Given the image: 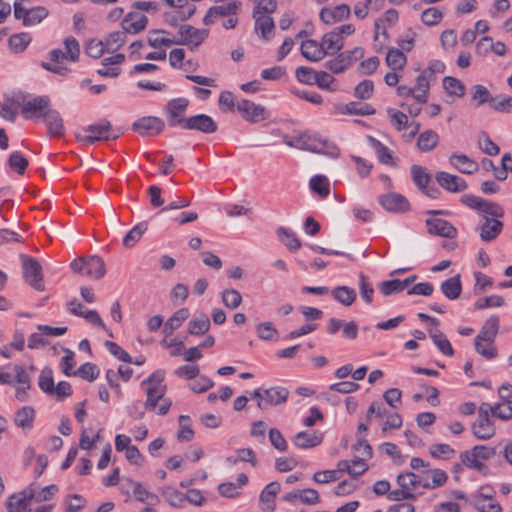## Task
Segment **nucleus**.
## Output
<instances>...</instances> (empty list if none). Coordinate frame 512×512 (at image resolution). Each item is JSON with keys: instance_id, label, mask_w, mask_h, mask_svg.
<instances>
[{"instance_id": "2eb2a0df", "label": "nucleus", "mask_w": 512, "mask_h": 512, "mask_svg": "<svg viewBox=\"0 0 512 512\" xmlns=\"http://www.w3.org/2000/svg\"><path fill=\"white\" fill-rule=\"evenodd\" d=\"M435 179L439 186L451 193L462 192L468 187L467 182L463 178L444 171L437 172Z\"/></svg>"}, {"instance_id": "423d86ee", "label": "nucleus", "mask_w": 512, "mask_h": 512, "mask_svg": "<svg viewBox=\"0 0 512 512\" xmlns=\"http://www.w3.org/2000/svg\"><path fill=\"white\" fill-rule=\"evenodd\" d=\"M23 277L25 281L35 290L43 291L45 289L42 267L40 263L30 256L21 255Z\"/></svg>"}, {"instance_id": "b1692460", "label": "nucleus", "mask_w": 512, "mask_h": 512, "mask_svg": "<svg viewBox=\"0 0 512 512\" xmlns=\"http://www.w3.org/2000/svg\"><path fill=\"white\" fill-rule=\"evenodd\" d=\"M499 322L500 320L498 316H491L489 319L486 320V322L482 326L479 334L476 336L475 339L483 340L488 344H493L499 331Z\"/></svg>"}, {"instance_id": "2f4dec72", "label": "nucleus", "mask_w": 512, "mask_h": 512, "mask_svg": "<svg viewBox=\"0 0 512 512\" xmlns=\"http://www.w3.org/2000/svg\"><path fill=\"white\" fill-rule=\"evenodd\" d=\"M322 442V435L316 432L302 431L295 435L294 444L302 449L313 448Z\"/></svg>"}, {"instance_id": "72a5a7b5", "label": "nucleus", "mask_w": 512, "mask_h": 512, "mask_svg": "<svg viewBox=\"0 0 512 512\" xmlns=\"http://www.w3.org/2000/svg\"><path fill=\"white\" fill-rule=\"evenodd\" d=\"M439 142V135L434 130H425L419 134L417 147L422 152L432 151Z\"/></svg>"}, {"instance_id": "69168bd1", "label": "nucleus", "mask_w": 512, "mask_h": 512, "mask_svg": "<svg viewBox=\"0 0 512 512\" xmlns=\"http://www.w3.org/2000/svg\"><path fill=\"white\" fill-rule=\"evenodd\" d=\"M478 147L487 155L495 156L500 152V148L495 144L486 132H482L478 140Z\"/></svg>"}, {"instance_id": "cd10ccee", "label": "nucleus", "mask_w": 512, "mask_h": 512, "mask_svg": "<svg viewBox=\"0 0 512 512\" xmlns=\"http://www.w3.org/2000/svg\"><path fill=\"white\" fill-rule=\"evenodd\" d=\"M281 485L279 482H271L265 486L260 494V502L263 505V510H275V498L280 492Z\"/></svg>"}, {"instance_id": "393cba45", "label": "nucleus", "mask_w": 512, "mask_h": 512, "mask_svg": "<svg viewBox=\"0 0 512 512\" xmlns=\"http://www.w3.org/2000/svg\"><path fill=\"white\" fill-rule=\"evenodd\" d=\"M495 427L490 418H477L472 425L473 435L481 440H488L495 435Z\"/></svg>"}, {"instance_id": "6e6552de", "label": "nucleus", "mask_w": 512, "mask_h": 512, "mask_svg": "<svg viewBox=\"0 0 512 512\" xmlns=\"http://www.w3.org/2000/svg\"><path fill=\"white\" fill-rule=\"evenodd\" d=\"M189 105V100L186 98H175L170 100L165 108L166 119L170 127H181L183 129L185 121L188 117L184 116Z\"/></svg>"}, {"instance_id": "39448f33", "label": "nucleus", "mask_w": 512, "mask_h": 512, "mask_svg": "<svg viewBox=\"0 0 512 512\" xmlns=\"http://www.w3.org/2000/svg\"><path fill=\"white\" fill-rule=\"evenodd\" d=\"M461 202L468 207L477 210L485 216H491L493 219L502 218L504 216L503 208L495 202L485 200L481 197L466 194L461 197Z\"/></svg>"}, {"instance_id": "680f3d73", "label": "nucleus", "mask_w": 512, "mask_h": 512, "mask_svg": "<svg viewBox=\"0 0 512 512\" xmlns=\"http://www.w3.org/2000/svg\"><path fill=\"white\" fill-rule=\"evenodd\" d=\"M490 107L497 112L512 113V97L505 95L493 97Z\"/></svg>"}, {"instance_id": "bb28decb", "label": "nucleus", "mask_w": 512, "mask_h": 512, "mask_svg": "<svg viewBox=\"0 0 512 512\" xmlns=\"http://www.w3.org/2000/svg\"><path fill=\"white\" fill-rule=\"evenodd\" d=\"M320 44L323 47L325 56L337 53L344 46L343 37L339 36L338 32L334 30L324 34Z\"/></svg>"}, {"instance_id": "1a4fd4ad", "label": "nucleus", "mask_w": 512, "mask_h": 512, "mask_svg": "<svg viewBox=\"0 0 512 512\" xmlns=\"http://www.w3.org/2000/svg\"><path fill=\"white\" fill-rule=\"evenodd\" d=\"M146 391V402H145V408L146 410H155L157 403L161 401V404L159 405L157 413L161 416H164L168 413L170 407H171V401L169 399H165L164 395L166 393V386H158V387H152V386H143Z\"/></svg>"}, {"instance_id": "6e6d98bb", "label": "nucleus", "mask_w": 512, "mask_h": 512, "mask_svg": "<svg viewBox=\"0 0 512 512\" xmlns=\"http://www.w3.org/2000/svg\"><path fill=\"white\" fill-rule=\"evenodd\" d=\"M49 12L43 6H37L29 9L28 16L25 17V25L24 26H33L41 23L47 16Z\"/></svg>"}, {"instance_id": "4be33fe9", "label": "nucleus", "mask_w": 512, "mask_h": 512, "mask_svg": "<svg viewBox=\"0 0 512 512\" xmlns=\"http://www.w3.org/2000/svg\"><path fill=\"white\" fill-rule=\"evenodd\" d=\"M480 238L484 242H491L495 240L503 229V223L498 219H493L485 216L482 225L479 226Z\"/></svg>"}, {"instance_id": "338daca9", "label": "nucleus", "mask_w": 512, "mask_h": 512, "mask_svg": "<svg viewBox=\"0 0 512 512\" xmlns=\"http://www.w3.org/2000/svg\"><path fill=\"white\" fill-rule=\"evenodd\" d=\"M8 164L12 170L23 175L28 166V160L20 152L15 151L9 156Z\"/></svg>"}, {"instance_id": "79ce46f5", "label": "nucleus", "mask_w": 512, "mask_h": 512, "mask_svg": "<svg viewBox=\"0 0 512 512\" xmlns=\"http://www.w3.org/2000/svg\"><path fill=\"white\" fill-rule=\"evenodd\" d=\"M338 111L342 114H350V115H373L375 114V109L369 104L359 105L356 102H350L338 108Z\"/></svg>"}, {"instance_id": "a211bd4d", "label": "nucleus", "mask_w": 512, "mask_h": 512, "mask_svg": "<svg viewBox=\"0 0 512 512\" xmlns=\"http://www.w3.org/2000/svg\"><path fill=\"white\" fill-rule=\"evenodd\" d=\"M240 8V1H232L226 5L213 6L209 8L208 12L203 18V23L205 25H211L214 23L217 17L236 15Z\"/></svg>"}, {"instance_id": "f8f14e48", "label": "nucleus", "mask_w": 512, "mask_h": 512, "mask_svg": "<svg viewBox=\"0 0 512 512\" xmlns=\"http://www.w3.org/2000/svg\"><path fill=\"white\" fill-rule=\"evenodd\" d=\"M379 203L386 211L392 213H405L411 208L403 195L394 192L379 196Z\"/></svg>"}, {"instance_id": "473e14b6", "label": "nucleus", "mask_w": 512, "mask_h": 512, "mask_svg": "<svg viewBox=\"0 0 512 512\" xmlns=\"http://www.w3.org/2000/svg\"><path fill=\"white\" fill-rule=\"evenodd\" d=\"M434 80L424 71H422L416 79V89L418 93L414 95V99L421 104H425L428 101V93L430 89V81Z\"/></svg>"}, {"instance_id": "603ef678", "label": "nucleus", "mask_w": 512, "mask_h": 512, "mask_svg": "<svg viewBox=\"0 0 512 512\" xmlns=\"http://www.w3.org/2000/svg\"><path fill=\"white\" fill-rule=\"evenodd\" d=\"M190 417L188 415L179 416L180 429L177 433V439L180 442L191 441L194 437V431L190 426Z\"/></svg>"}, {"instance_id": "f03ea898", "label": "nucleus", "mask_w": 512, "mask_h": 512, "mask_svg": "<svg viewBox=\"0 0 512 512\" xmlns=\"http://www.w3.org/2000/svg\"><path fill=\"white\" fill-rule=\"evenodd\" d=\"M16 101L25 119H44L46 112L51 108V101L48 96H36L27 99L24 94L20 93V100Z\"/></svg>"}, {"instance_id": "f257e3e1", "label": "nucleus", "mask_w": 512, "mask_h": 512, "mask_svg": "<svg viewBox=\"0 0 512 512\" xmlns=\"http://www.w3.org/2000/svg\"><path fill=\"white\" fill-rule=\"evenodd\" d=\"M298 149L336 158L340 154L339 148L328 139L318 134L303 133L298 136Z\"/></svg>"}, {"instance_id": "c03bdc74", "label": "nucleus", "mask_w": 512, "mask_h": 512, "mask_svg": "<svg viewBox=\"0 0 512 512\" xmlns=\"http://www.w3.org/2000/svg\"><path fill=\"white\" fill-rule=\"evenodd\" d=\"M369 141L376 150L378 160L385 165L395 166L391 150L380 141L369 136Z\"/></svg>"}, {"instance_id": "58836bf2", "label": "nucleus", "mask_w": 512, "mask_h": 512, "mask_svg": "<svg viewBox=\"0 0 512 512\" xmlns=\"http://www.w3.org/2000/svg\"><path fill=\"white\" fill-rule=\"evenodd\" d=\"M352 464L354 466H359V470L352 468L351 462L348 460H340L337 463V470L338 474L340 472H346L352 477H357L365 473V471L368 469L367 464L364 462V459H355L352 461Z\"/></svg>"}, {"instance_id": "6ab92c4d", "label": "nucleus", "mask_w": 512, "mask_h": 512, "mask_svg": "<svg viewBox=\"0 0 512 512\" xmlns=\"http://www.w3.org/2000/svg\"><path fill=\"white\" fill-rule=\"evenodd\" d=\"M428 232L445 238H454L457 235L456 228L447 220L430 218L426 220Z\"/></svg>"}, {"instance_id": "7c9ffc66", "label": "nucleus", "mask_w": 512, "mask_h": 512, "mask_svg": "<svg viewBox=\"0 0 512 512\" xmlns=\"http://www.w3.org/2000/svg\"><path fill=\"white\" fill-rule=\"evenodd\" d=\"M64 59H68L66 54L60 49H54L50 52V60L54 64L43 62L42 67L55 74L64 75L68 71V68L62 65Z\"/></svg>"}, {"instance_id": "3c124183", "label": "nucleus", "mask_w": 512, "mask_h": 512, "mask_svg": "<svg viewBox=\"0 0 512 512\" xmlns=\"http://www.w3.org/2000/svg\"><path fill=\"white\" fill-rule=\"evenodd\" d=\"M443 87L450 95L463 97L465 95V85L457 78L446 76L443 78Z\"/></svg>"}, {"instance_id": "49530a36", "label": "nucleus", "mask_w": 512, "mask_h": 512, "mask_svg": "<svg viewBox=\"0 0 512 512\" xmlns=\"http://www.w3.org/2000/svg\"><path fill=\"white\" fill-rule=\"evenodd\" d=\"M277 235L279 239L283 242V244L290 250V251H297L301 247V242L298 239V237L293 233L292 231L284 228L279 227L277 229Z\"/></svg>"}, {"instance_id": "de8ad7c7", "label": "nucleus", "mask_w": 512, "mask_h": 512, "mask_svg": "<svg viewBox=\"0 0 512 512\" xmlns=\"http://www.w3.org/2000/svg\"><path fill=\"white\" fill-rule=\"evenodd\" d=\"M386 63L393 70H401L407 63L405 54L399 49H390L386 55Z\"/></svg>"}, {"instance_id": "a878e982", "label": "nucleus", "mask_w": 512, "mask_h": 512, "mask_svg": "<svg viewBox=\"0 0 512 512\" xmlns=\"http://www.w3.org/2000/svg\"><path fill=\"white\" fill-rule=\"evenodd\" d=\"M85 264L84 274L90 278L101 279L106 273L104 260L97 255L85 258Z\"/></svg>"}, {"instance_id": "9d476101", "label": "nucleus", "mask_w": 512, "mask_h": 512, "mask_svg": "<svg viewBox=\"0 0 512 512\" xmlns=\"http://www.w3.org/2000/svg\"><path fill=\"white\" fill-rule=\"evenodd\" d=\"M178 34L180 39L175 40V44L185 45L194 50L208 37L209 31L207 29H198L191 25H182L179 27Z\"/></svg>"}, {"instance_id": "c9c22d12", "label": "nucleus", "mask_w": 512, "mask_h": 512, "mask_svg": "<svg viewBox=\"0 0 512 512\" xmlns=\"http://www.w3.org/2000/svg\"><path fill=\"white\" fill-rule=\"evenodd\" d=\"M253 18L255 20V30L261 33L264 40H269L275 29L273 19L269 15H256Z\"/></svg>"}, {"instance_id": "13d9d810", "label": "nucleus", "mask_w": 512, "mask_h": 512, "mask_svg": "<svg viewBox=\"0 0 512 512\" xmlns=\"http://www.w3.org/2000/svg\"><path fill=\"white\" fill-rule=\"evenodd\" d=\"M222 302L227 308L236 309L242 303V296L236 289H225L222 292Z\"/></svg>"}, {"instance_id": "e433bc0d", "label": "nucleus", "mask_w": 512, "mask_h": 512, "mask_svg": "<svg viewBox=\"0 0 512 512\" xmlns=\"http://www.w3.org/2000/svg\"><path fill=\"white\" fill-rule=\"evenodd\" d=\"M332 296L342 305L349 307L356 300V291L348 286H336L331 291Z\"/></svg>"}, {"instance_id": "052dcab7", "label": "nucleus", "mask_w": 512, "mask_h": 512, "mask_svg": "<svg viewBox=\"0 0 512 512\" xmlns=\"http://www.w3.org/2000/svg\"><path fill=\"white\" fill-rule=\"evenodd\" d=\"M443 19V13L437 7H430L421 13V21L427 26H435Z\"/></svg>"}, {"instance_id": "7ed1b4c3", "label": "nucleus", "mask_w": 512, "mask_h": 512, "mask_svg": "<svg viewBox=\"0 0 512 512\" xmlns=\"http://www.w3.org/2000/svg\"><path fill=\"white\" fill-rule=\"evenodd\" d=\"M112 125L108 120H101L98 123L91 124L77 134V140L87 145H92L97 141H108L110 139H117L119 134H110Z\"/></svg>"}, {"instance_id": "ea45409f", "label": "nucleus", "mask_w": 512, "mask_h": 512, "mask_svg": "<svg viewBox=\"0 0 512 512\" xmlns=\"http://www.w3.org/2000/svg\"><path fill=\"white\" fill-rule=\"evenodd\" d=\"M397 483L400 487L412 492L414 488L423 487L424 477L413 472H404L397 476Z\"/></svg>"}, {"instance_id": "4c0bfd02", "label": "nucleus", "mask_w": 512, "mask_h": 512, "mask_svg": "<svg viewBox=\"0 0 512 512\" xmlns=\"http://www.w3.org/2000/svg\"><path fill=\"white\" fill-rule=\"evenodd\" d=\"M35 410L31 406H24L14 416L16 426L22 429H30L33 426Z\"/></svg>"}, {"instance_id": "774afa93", "label": "nucleus", "mask_w": 512, "mask_h": 512, "mask_svg": "<svg viewBox=\"0 0 512 512\" xmlns=\"http://www.w3.org/2000/svg\"><path fill=\"white\" fill-rule=\"evenodd\" d=\"M329 186V182L325 176L316 175L310 179L311 190L318 193L322 197L328 196L330 192Z\"/></svg>"}, {"instance_id": "4468645a", "label": "nucleus", "mask_w": 512, "mask_h": 512, "mask_svg": "<svg viewBox=\"0 0 512 512\" xmlns=\"http://www.w3.org/2000/svg\"><path fill=\"white\" fill-rule=\"evenodd\" d=\"M164 129V121L158 117L147 116L133 124V130L142 136H155Z\"/></svg>"}, {"instance_id": "9b49d317", "label": "nucleus", "mask_w": 512, "mask_h": 512, "mask_svg": "<svg viewBox=\"0 0 512 512\" xmlns=\"http://www.w3.org/2000/svg\"><path fill=\"white\" fill-rule=\"evenodd\" d=\"M236 108L243 119L251 123H257L266 120L269 117L264 106L247 99L238 101Z\"/></svg>"}, {"instance_id": "37998d69", "label": "nucleus", "mask_w": 512, "mask_h": 512, "mask_svg": "<svg viewBox=\"0 0 512 512\" xmlns=\"http://www.w3.org/2000/svg\"><path fill=\"white\" fill-rule=\"evenodd\" d=\"M210 320L206 314L192 319L188 323V333L190 335L200 336L204 335L210 329Z\"/></svg>"}, {"instance_id": "aec40b11", "label": "nucleus", "mask_w": 512, "mask_h": 512, "mask_svg": "<svg viewBox=\"0 0 512 512\" xmlns=\"http://www.w3.org/2000/svg\"><path fill=\"white\" fill-rule=\"evenodd\" d=\"M147 24V16L138 11L128 13L121 22L122 29L130 34L139 33L146 28Z\"/></svg>"}, {"instance_id": "0eeeda50", "label": "nucleus", "mask_w": 512, "mask_h": 512, "mask_svg": "<svg viewBox=\"0 0 512 512\" xmlns=\"http://www.w3.org/2000/svg\"><path fill=\"white\" fill-rule=\"evenodd\" d=\"M410 172L413 183L424 195L431 199H437L440 196L439 188L430 185L431 175L425 167L414 164L411 166Z\"/></svg>"}, {"instance_id": "a19ab883", "label": "nucleus", "mask_w": 512, "mask_h": 512, "mask_svg": "<svg viewBox=\"0 0 512 512\" xmlns=\"http://www.w3.org/2000/svg\"><path fill=\"white\" fill-rule=\"evenodd\" d=\"M20 100V93L5 99L0 107V116L10 122H14L17 116V101Z\"/></svg>"}, {"instance_id": "a18cd8bd", "label": "nucleus", "mask_w": 512, "mask_h": 512, "mask_svg": "<svg viewBox=\"0 0 512 512\" xmlns=\"http://www.w3.org/2000/svg\"><path fill=\"white\" fill-rule=\"evenodd\" d=\"M127 40V32L125 30L114 31L110 33L104 43L108 52H115L121 48Z\"/></svg>"}, {"instance_id": "5fc2aeb1", "label": "nucleus", "mask_w": 512, "mask_h": 512, "mask_svg": "<svg viewBox=\"0 0 512 512\" xmlns=\"http://www.w3.org/2000/svg\"><path fill=\"white\" fill-rule=\"evenodd\" d=\"M161 495L173 507H180L185 500L184 494L172 487H162L159 489Z\"/></svg>"}, {"instance_id": "c756f323", "label": "nucleus", "mask_w": 512, "mask_h": 512, "mask_svg": "<svg viewBox=\"0 0 512 512\" xmlns=\"http://www.w3.org/2000/svg\"><path fill=\"white\" fill-rule=\"evenodd\" d=\"M425 489H435L443 486L447 479V473L441 469H430L423 473Z\"/></svg>"}, {"instance_id": "dca6fc26", "label": "nucleus", "mask_w": 512, "mask_h": 512, "mask_svg": "<svg viewBox=\"0 0 512 512\" xmlns=\"http://www.w3.org/2000/svg\"><path fill=\"white\" fill-rule=\"evenodd\" d=\"M289 391L283 387H271L264 389V396L257 402V406L261 410L267 409L271 405H279L286 402Z\"/></svg>"}, {"instance_id": "c85d7f7f", "label": "nucleus", "mask_w": 512, "mask_h": 512, "mask_svg": "<svg viewBox=\"0 0 512 512\" xmlns=\"http://www.w3.org/2000/svg\"><path fill=\"white\" fill-rule=\"evenodd\" d=\"M300 50L302 56L312 62L320 61L325 57L321 44L312 39L303 41Z\"/></svg>"}, {"instance_id": "0e129e2a", "label": "nucleus", "mask_w": 512, "mask_h": 512, "mask_svg": "<svg viewBox=\"0 0 512 512\" xmlns=\"http://www.w3.org/2000/svg\"><path fill=\"white\" fill-rule=\"evenodd\" d=\"M28 506L29 503L19 493L11 495L6 502L7 512H27Z\"/></svg>"}, {"instance_id": "ddd939ff", "label": "nucleus", "mask_w": 512, "mask_h": 512, "mask_svg": "<svg viewBox=\"0 0 512 512\" xmlns=\"http://www.w3.org/2000/svg\"><path fill=\"white\" fill-rule=\"evenodd\" d=\"M183 129L195 130L204 134L215 133L218 129L217 123L206 114H197L187 118Z\"/></svg>"}, {"instance_id": "4d7b16f0", "label": "nucleus", "mask_w": 512, "mask_h": 512, "mask_svg": "<svg viewBox=\"0 0 512 512\" xmlns=\"http://www.w3.org/2000/svg\"><path fill=\"white\" fill-rule=\"evenodd\" d=\"M490 412L493 416L502 420H509L512 418V401L503 400V402L490 407Z\"/></svg>"}, {"instance_id": "864d4df0", "label": "nucleus", "mask_w": 512, "mask_h": 512, "mask_svg": "<svg viewBox=\"0 0 512 512\" xmlns=\"http://www.w3.org/2000/svg\"><path fill=\"white\" fill-rule=\"evenodd\" d=\"M168 32L165 30H152L148 33L147 41L148 44L153 48H159L161 46L169 47L173 44H175V40L167 38V37H160V34H167Z\"/></svg>"}, {"instance_id": "5701e85b", "label": "nucleus", "mask_w": 512, "mask_h": 512, "mask_svg": "<svg viewBox=\"0 0 512 512\" xmlns=\"http://www.w3.org/2000/svg\"><path fill=\"white\" fill-rule=\"evenodd\" d=\"M450 164L463 174H474L479 165L465 154L453 153L449 158Z\"/></svg>"}, {"instance_id": "e2e57ef3", "label": "nucleus", "mask_w": 512, "mask_h": 512, "mask_svg": "<svg viewBox=\"0 0 512 512\" xmlns=\"http://www.w3.org/2000/svg\"><path fill=\"white\" fill-rule=\"evenodd\" d=\"M74 375H78L82 379L92 382L98 378L99 369L95 364L87 362L82 364L76 371H74Z\"/></svg>"}, {"instance_id": "09e8293b", "label": "nucleus", "mask_w": 512, "mask_h": 512, "mask_svg": "<svg viewBox=\"0 0 512 512\" xmlns=\"http://www.w3.org/2000/svg\"><path fill=\"white\" fill-rule=\"evenodd\" d=\"M30 42L31 36L26 32L14 34L8 40L10 49L15 53L23 52Z\"/></svg>"}, {"instance_id": "412c9836", "label": "nucleus", "mask_w": 512, "mask_h": 512, "mask_svg": "<svg viewBox=\"0 0 512 512\" xmlns=\"http://www.w3.org/2000/svg\"><path fill=\"white\" fill-rule=\"evenodd\" d=\"M45 123L47 125L48 134L52 137H62L65 134L64 121L61 114L50 108L49 111L46 112L44 117Z\"/></svg>"}, {"instance_id": "bf43d9fd", "label": "nucleus", "mask_w": 512, "mask_h": 512, "mask_svg": "<svg viewBox=\"0 0 512 512\" xmlns=\"http://www.w3.org/2000/svg\"><path fill=\"white\" fill-rule=\"evenodd\" d=\"M38 384L43 392L49 395L53 394V389L55 385L53 380V371L50 367H45L41 371Z\"/></svg>"}, {"instance_id": "8fccbe9b", "label": "nucleus", "mask_w": 512, "mask_h": 512, "mask_svg": "<svg viewBox=\"0 0 512 512\" xmlns=\"http://www.w3.org/2000/svg\"><path fill=\"white\" fill-rule=\"evenodd\" d=\"M147 230V224L141 222L134 226L124 237L123 245L127 248L133 247Z\"/></svg>"}, {"instance_id": "f3484780", "label": "nucleus", "mask_w": 512, "mask_h": 512, "mask_svg": "<svg viewBox=\"0 0 512 512\" xmlns=\"http://www.w3.org/2000/svg\"><path fill=\"white\" fill-rule=\"evenodd\" d=\"M351 10L349 5L341 4L334 8L324 7L321 9L319 17L325 24L332 25L336 22L346 20L350 17Z\"/></svg>"}, {"instance_id": "20e7f679", "label": "nucleus", "mask_w": 512, "mask_h": 512, "mask_svg": "<svg viewBox=\"0 0 512 512\" xmlns=\"http://www.w3.org/2000/svg\"><path fill=\"white\" fill-rule=\"evenodd\" d=\"M496 455V449L484 445H476L471 450L461 453L463 464L467 467L482 471L486 466L482 461L489 460Z\"/></svg>"}, {"instance_id": "f704fd0d", "label": "nucleus", "mask_w": 512, "mask_h": 512, "mask_svg": "<svg viewBox=\"0 0 512 512\" xmlns=\"http://www.w3.org/2000/svg\"><path fill=\"white\" fill-rule=\"evenodd\" d=\"M442 293L450 300L457 299L462 291L460 275L448 278L441 284Z\"/></svg>"}]
</instances>
